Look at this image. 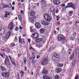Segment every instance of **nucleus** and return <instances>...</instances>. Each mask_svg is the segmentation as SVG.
<instances>
[{"mask_svg": "<svg viewBox=\"0 0 79 79\" xmlns=\"http://www.w3.org/2000/svg\"><path fill=\"white\" fill-rule=\"evenodd\" d=\"M52 58L54 61H58L60 60V57L58 54H54L52 55Z\"/></svg>", "mask_w": 79, "mask_h": 79, "instance_id": "nucleus-1", "label": "nucleus"}, {"mask_svg": "<svg viewBox=\"0 0 79 79\" xmlns=\"http://www.w3.org/2000/svg\"><path fill=\"white\" fill-rule=\"evenodd\" d=\"M58 41H63L64 40L65 37L62 34H59L58 35L57 37Z\"/></svg>", "mask_w": 79, "mask_h": 79, "instance_id": "nucleus-2", "label": "nucleus"}, {"mask_svg": "<svg viewBox=\"0 0 79 79\" xmlns=\"http://www.w3.org/2000/svg\"><path fill=\"white\" fill-rule=\"evenodd\" d=\"M68 8H72L74 10H75V5L71 2L68 3L67 5L65 7V9Z\"/></svg>", "mask_w": 79, "mask_h": 79, "instance_id": "nucleus-3", "label": "nucleus"}, {"mask_svg": "<svg viewBox=\"0 0 79 79\" xmlns=\"http://www.w3.org/2000/svg\"><path fill=\"white\" fill-rule=\"evenodd\" d=\"M47 57L44 58L42 60V61L41 63L42 65H46L48 64V58Z\"/></svg>", "mask_w": 79, "mask_h": 79, "instance_id": "nucleus-4", "label": "nucleus"}, {"mask_svg": "<svg viewBox=\"0 0 79 79\" xmlns=\"http://www.w3.org/2000/svg\"><path fill=\"white\" fill-rule=\"evenodd\" d=\"M11 34V31H9L8 32L6 33V37H5L4 38V39L5 41H6L8 39H9Z\"/></svg>", "mask_w": 79, "mask_h": 79, "instance_id": "nucleus-5", "label": "nucleus"}, {"mask_svg": "<svg viewBox=\"0 0 79 79\" xmlns=\"http://www.w3.org/2000/svg\"><path fill=\"white\" fill-rule=\"evenodd\" d=\"M44 18L45 20H46L47 21H48V22H50V16L48 14H46L44 15Z\"/></svg>", "mask_w": 79, "mask_h": 79, "instance_id": "nucleus-6", "label": "nucleus"}, {"mask_svg": "<svg viewBox=\"0 0 79 79\" xmlns=\"http://www.w3.org/2000/svg\"><path fill=\"white\" fill-rule=\"evenodd\" d=\"M15 27V25L13 23V21H12L11 22H10L9 24V25L8 26V28L9 29L12 30L13 29H14Z\"/></svg>", "mask_w": 79, "mask_h": 79, "instance_id": "nucleus-7", "label": "nucleus"}, {"mask_svg": "<svg viewBox=\"0 0 79 79\" xmlns=\"http://www.w3.org/2000/svg\"><path fill=\"white\" fill-rule=\"evenodd\" d=\"M6 58L5 59V63L8 65V66H11V64L10 61H9V58L8 56H6Z\"/></svg>", "mask_w": 79, "mask_h": 79, "instance_id": "nucleus-8", "label": "nucleus"}, {"mask_svg": "<svg viewBox=\"0 0 79 79\" xmlns=\"http://www.w3.org/2000/svg\"><path fill=\"white\" fill-rule=\"evenodd\" d=\"M2 75L4 77H6V78H8L9 77V76H10V73L8 72L5 73V72H2Z\"/></svg>", "mask_w": 79, "mask_h": 79, "instance_id": "nucleus-9", "label": "nucleus"}, {"mask_svg": "<svg viewBox=\"0 0 79 79\" xmlns=\"http://www.w3.org/2000/svg\"><path fill=\"white\" fill-rule=\"evenodd\" d=\"M39 34L37 33H35L33 34L32 35V38H34V39H37L38 37H39ZM33 36V37H32Z\"/></svg>", "mask_w": 79, "mask_h": 79, "instance_id": "nucleus-10", "label": "nucleus"}, {"mask_svg": "<svg viewBox=\"0 0 79 79\" xmlns=\"http://www.w3.org/2000/svg\"><path fill=\"white\" fill-rule=\"evenodd\" d=\"M62 71V69L61 68L58 67L56 68L55 69V71L57 73L59 74V73H60V72H61Z\"/></svg>", "mask_w": 79, "mask_h": 79, "instance_id": "nucleus-11", "label": "nucleus"}, {"mask_svg": "<svg viewBox=\"0 0 79 79\" xmlns=\"http://www.w3.org/2000/svg\"><path fill=\"white\" fill-rule=\"evenodd\" d=\"M53 3L54 4L58 5L60 4V2L59 0H53Z\"/></svg>", "mask_w": 79, "mask_h": 79, "instance_id": "nucleus-12", "label": "nucleus"}, {"mask_svg": "<svg viewBox=\"0 0 79 79\" xmlns=\"http://www.w3.org/2000/svg\"><path fill=\"white\" fill-rule=\"evenodd\" d=\"M4 32H5V29L0 28V35H3Z\"/></svg>", "mask_w": 79, "mask_h": 79, "instance_id": "nucleus-13", "label": "nucleus"}, {"mask_svg": "<svg viewBox=\"0 0 79 79\" xmlns=\"http://www.w3.org/2000/svg\"><path fill=\"white\" fill-rule=\"evenodd\" d=\"M30 16H31L34 17L35 15V11H32L30 13Z\"/></svg>", "mask_w": 79, "mask_h": 79, "instance_id": "nucleus-14", "label": "nucleus"}, {"mask_svg": "<svg viewBox=\"0 0 79 79\" xmlns=\"http://www.w3.org/2000/svg\"><path fill=\"white\" fill-rule=\"evenodd\" d=\"M42 73L43 74H48V71L47 70L45 69H43L42 72Z\"/></svg>", "mask_w": 79, "mask_h": 79, "instance_id": "nucleus-15", "label": "nucleus"}, {"mask_svg": "<svg viewBox=\"0 0 79 79\" xmlns=\"http://www.w3.org/2000/svg\"><path fill=\"white\" fill-rule=\"evenodd\" d=\"M41 24L42 25H44V26H47L49 24V23L46 21H44L41 23Z\"/></svg>", "mask_w": 79, "mask_h": 79, "instance_id": "nucleus-16", "label": "nucleus"}, {"mask_svg": "<svg viewBox=\"0 0 79 79\" xmlns=\"http://www.w3.org/2000/svg\"><path fill=\"white\" fill-rule=\"evenodd\" d=\"M35 26L37 28H40V24L38 23H36L35 24Z\"/></svg>", "mask_w": 79, "mask_h": 79, "instance_id": "nucleus-17", "label": "nucleus"}, {"mask_svg": "<svg viewBox=\"0 0 79 79\" xmlns=\"http://www.w3.org/2000/svg\"><path fill=\"white\" fill-rule=\"evenodd\" d=\"M76 56L77 57L79 56V50L78 48H77L76 51Z\"/></svg>", "mask_w": 79, "mask_h": 79, "instance_id": "nucleus-18", "label": "nucleus"}, {"mask_svg": "<svg viewBox=\"0 0 79 79\" xmlns=\"http://www.w3.org/2000/svg\"><path fill=\"white\" fill-rule=\"evenodd\" d=\"M40 34H44L45 32V29L44 28L41 29L40 30Z\"/></svg>", "mask_w": 79, "mask_h": 79, "instance_id": "nucleus-19", "label": "nucleus"}, {"mask_svg": "<svg viewBox=\"0 0 79 79\" xmlns=\"http://www.w3.org/2000/svg\"><path fill=\"white\" fill-rule=\"evenodd\" d=\"M74 57V53L73 52V54L71 55L70 57V58H69L70 60H73Z\"/></svg>", "mask_w": 79, "mask_h": 79, "instance_id": "nucleus-20", "label": "nucleus"}, {"mask_svg": "<svg viewBox=\"0 0 79 79\" xmlns=\"http://www.w3.org/2000/svg\"><path fill=\"white\" fill-rule=\"evenodd\" d=\"M1 69L2 71H5V69H6L5 67L3 66H1Z\"/></svg>", "mask_w": 79, "mask_h": 79, "instance_id": "nucleus-21", "label": "nucleus"}, {"mask_svg": "<svg viewBox=\"0 0 79 79\" xmlns=\"http://www.w3.org/2000/svg\"><path fill=\"white\" fill-rule=\"evenodd\" d=\"M34 31H35V30L33 27H30V31L31 32H34Z\"/></svg>", "mask_w": 79, "mask_h": 79, "instance_id": "nucleus-22", "label": "nucleus"}, {"mask_svg": "<svg viewBox=\"0 0 79 79\" xmlns=\"http://www.w3.org/2000/svg\"><path fill=\"white\" fill-rule=\"evenodd\" d=\"M76 64V58H75V60H74L73 61V66L74 67Z\"/></svg>", "mask_w": 79, "mask_h": 79, "instance_id": "nucleus-23", "label": "nucleus"}, {"mask_svg": "<svg viewBox=\"0 0 79 79\" xmlns=\"http://www.w3.org/2000/svg\"><path fill=\"white\" fill-rule=\"evenodd\" d=\"M41 3H42V4L46 3V0H41Z\"/></svg>", "mask_w": 79, "mask_h": 79, "instance_id": "nucleus-24", "label": "nucleus"}, {"mask_svg": "<svg viewBox=\"0 0 79 79\" xmlns=\"http://www.w3.org/2000/svg\"><path fill=\"white\" fill-rule=\"evenodd\" d=\"M10 60L12 63L14 65H16V64H15V61L14 59L11 60Z\"/></svg>", "mask_w": 79, "mask_h": 79, "instance_id": "nucleus-25", "label": "nucleus"}, {"mask_svg": "<svg viewBox=\"0 0 79 79\" xmlns=\"http://www.w3.org/2000/svg\"><path fill=\"white\" fill-rule=\"evenodd\" d=\"M36 42H40L42 41V39L41 38H38L36 40Z\"/></svg>", "mask_w": 79, "mask_h": 79, "instance_id": "nucleus-26", "label": "nucleus"}, {"mask_svg": "<svg viewBox=\"0 0 79 79\" xmlns=\"http://www.w3.org/2000/svg\"><path fill=\"white\" fill-rule=\"evenodd\" d=\"M55 79H60V76L58 75H56L54 77Z\"/></svg>", "mask_w": 79, "mask_h": 79, "instance_id": "nucleus-27", "label": "nucleus"}, {"mask_svg": "<svg viewBox=\"0 0 79 79\" xmlns=\"http://www.w3.org/2000/svg\"><path fill=\"white\" fill-rule=\"evenodd\" d=\"M18 18L19 21H21L22 20V17H21V15H19Z\"/></svg>", "mask_w": 79, "mask_h": 79, "instance_id": "nucleus-28", "label": "nucleus"}, {"mask_svg": "<svg viewBox=\"0 0 79 79\" xmlns=\"http://www.w3.org/2000/svg\"><path fill=\"white\" fill-rule=\"evenodd\" d=\"M6 6L7 8H11V4H9Z\"/></svg>", "mask_w": 79, "mask_h": 79, "instance_id": "nucleus-29", "label": "nucleus"}, {"mask_svg": "<svg viewBox=\"0 0 79 79\" xmlns=\"http://www.w3.org/2000/svg\"><path fill=\"white\" fill-rule=\"evenodd\" d=\"M23 61L24 62V64H26V62L27 61V59H26V58L24 57L23 58Z\"/></svg>", "mask_w": 79, "mask_h": 79, "instance_id": "nucleus-30", "label": "nucleus"}, {"mask_svg": "<svg viewBox=\"0 0 79 79\" xmlns=\"http://www.w3.org/2000/svg\"><path fill=\"white\" fill-rule=\"evenodd\" d=\"M48 76H46V75H45V76H43V78L44 79H48Z\"/></svg>", "mask_w": 79, "mask_h": 79, "instance_id": "nucleus-31", "label": "nucleus"}, {"mask_svg": "<svg viewBox=\"0 0 79 79\" xmlns=\"http://www.w3.org/2000/svg\"><path fill=\"white\" fill-rule=\"evenodd\" d=\"M0 56H1L2 58H5V57L4 56L3 57V56H5V54L3 55V54H0Z\"/></svg>", "mask_w": 79, "mask_h": 79, "instance_id": "nucleus-32", "label": "nucleus"}, {"mask_svg": "<svg viewBox=\"0 0 79 79\" xmlns=\"http://www.w3.org/2000/svg\"><path fill=\"white\" fill-rule=\"evenodd\" d=\"M6 15H7V16H9V15H10V13H9L8 12H6Z\"/></svg>", "mask_w": 79, "mask_h": 79, "instance_id": "nucleus-33", "label": "nucleus"}, {"mask_svg": "<svg viewBox=\"0 0 79 79\" xmlns=\"http://www.w3.org/2000/svg\"><path fill=\"white\" fill-rule=\"evenodd\" d=\"M58 64L60 67H63V64Z\"/></svg>", "mask_w": 79, "mask_h": 79, "instance_id": "nucleus-34", "label": "nucleus"}, {"mask_svg": "<svg viewBox=\"0 0 79 79\" xmlns=\"http://www.w3.org/2000/svg\"><path fill=\"white\" fill-rule=\"evenodd\" d=\"M11 45L12 47H14V46H15V44L14 43H13L11 44Z\"/></svg>", "mask_w": 79, "mask_h": 79, "instance_id": "nucleus-35", "label": "nucleus"}, {"mask_svg": "<svg viewBox=\"0 0 79 79\" xmlns=\"http://www.w3.org/2000/svg\"><path fill=\"white\" fill-rule=\"evenodd\" d=\"M2 6H3V7H2L3 9L5 8H7L6 6L5 5H2Z\"/></svg>", "mask_w": 79, "mask_h": 79, "instance_id": "nucleus-36", "label": "nucleus"}, {"mask_svg": "<svg viewBox=\"0 0 79 79\" xmlns=\"http://www.w3.org/2000/svg\"><path fill=\"white\" fill-rule=\"evenodd\" d=\"M20 12H21V14H22V15H24V12L23 11V10H21V11H20Z\"/></svg>", "mask_w": 79, "mask_h": 79, "instance_id": "nucleus-37", "label": "nucleus"}, {"mask_svg": "<svg viewBox=\"0 0 79 79\" xmlns=\"http://www.w3.org/2000/svg\"><path fill=\"white\" fill-rule=\"evenodd\" d=\"M18 29L19 28L18 27H16L15 29V31H18Z\"/></svg>", "mask_w": 79, "mask_h": 79, "instance_id": "nucleus-38", "label": "nucleus"}, {"mask_svg": "<svg viewBox=\"0 0 79 79\" xmlns=\"http://www.w3.org/2000/svg\"><path fill=\"white\" fill-rule=\"evenodd\" d=\"M19 41L20 44H22V40H19Z\"/></svg>", "mask_w": 79, "mask_h": 79, "instance_id": "nucleus-39", "label": "nucleus"}, {"mask_svg": "<svg viewBox=\"0 0 79 79\" xmlns=\"http://www.w3.org/2000/svg\"><path fill=\"white\" fill-rule=\"evenodd\" d=\"M3 55H5V56H3V57H4V56L5 57V58H6V57H7V56H7L5 54H3Z\"/></svg>", "mask_w": 79, "mask_h": 79, "instance_id": "nucleus-40", "label": "nucleus"}, {"mask_svg": "<svg viewBox=\"0 0 79 79\" xmlns=\"http://www.w3.org/2000/svg\"><path fill=\"white\" fill-rule=\"evenodd\" d=\"M24 75V72H23L22 73V76H23Z\"/></svg>", "mask_w": 79, "mask_h": 79, "instance_id": "nucleus-41", "label": "nucleus"}, {"mask_svg": "<svg viewBox=\"0 0 79 79\" xmlns=\"http://www.w3.org/2000/svg\"><path fill=\"white\" fill-rule=\"evenodd\" d=\"M40 58V56H39V55L37 56V57H36V58L37 59H38V58Z\"/></svg>", "mask_w": 79, "mask_h": 79, "instance_id": "nucleus-42", "label": "nucleus"}, {"mask_svg": "<svg viewBox=\"0 0 79 79\" xmlns=\"http://www.w3.org/2000/svg\"><path fill=\"white\" fill-rule=\"evenodd\" d=\"M29 49L30 50H32V49H34V50H35L34 48H32L31 47H30Z\"/></svg>", "mask_w": 79, "mask_h": 79, "instance_id": "nucleus-43", "label": "nucleus"}, {"mask_svg": "<svg viewBox=\"0 0 79 79\" xmlns=\"http://www.w3.org/2000/svg\"><path fill=\"white\" fill-rule=\"evenodd\" d=\"M52 77H48V79H52Z\"/></svg>", "mask_w": 79, "mask_h": 79, "instance_id": "nucleus-44", "label": "nucleus"}, {"mask_svg": "<svg viewBox=\"0 0 79 79\" xmlns=\"http://www.w3.org/2000/svg\"><path fill=\"white\" fill-rule=\"evenodd\" d=\"M73 24V22H70L69 23V25H71V24Z\"/></svg>", "mask_w": 79, "mask_h": 79, "instance_id": "nucleus-45", "label": "nucleus"}, {"mask_svg": "<svg viewBox=\"0 0 79 79\" xmlns=\"http://www.w3.org/2000/svg\"><path fill=\"white\" fill-rule=\"evenodd\" d=\"M78 78H79V77H78V76H77L75 77V79H78Z\"/></svg>", "mask_w": 79, "mask_h": 79, "instance_id": "nucleus-46", "label": "nucleus"}, {"mask_svg": "<svg viewBox=\"0 0 79 79\" xmlns=\"http://www.w3.org/2000/svg\"><path fill=\"white\" fill-rule=\"evenodd\" d=\"M21 56V54H19L18 56V58H19L20 56Z\"/></svg>", "mask_w": 79, "mask_h": 79, "instance_id": "nucleus-47", "label": "nucleus"}, {"mask_svg": "<svg viewBox=\"0 0 79 79\" xmlns=\"http://www.w3.org/2000/svg\"><path fill=\"white\" fill-rule=\"evenodd\" d=\"M12 10H15V7H14V6H12Z\"/></svg>", "mask_w": 79, "mask_h": 79, "instance_id": "nucleus-48", "label": "nucleus"}, {"mask_svg": "<svg viewBox=\"0 0 79 79\" xmlns=\"http://www.w3.org/2000/svg\"><path fill=\"white\" fill-rule=\"evenodd\" d=\"M73 35H74V37L76 36V33H75L74 34H73Z\"/></svg>", "mask_w": 79, "mask_h": 79, "instance_id": "nucleus-49", "label": "nucleus"}, {"mask_svg": "<svg viewBox=\"0 0 79 79\" xmlns=\"http://www.w3.org/2000/svg\"><path fill=\"white\" fill-rule=\"evenodd\" d=\"M65 6L66 5H65V4H63L62 5V6L63 7H64V6Z\"/></svg>", "mask_w": 79, "mask_h": 79, "instance_id": "nucleus-50", "label": "nucleus"}, {"mask_svg": "<svg viewBox=\"0 0 79 79\" xmlns=\"http://www.w3.org/2000/svg\"><path fill=\"white\" fill-rule=\"evenodd\" d=\"M32 23H34V20L33 19H32L31 20Z\"/></svg>", "mask_w": 79, "mask_h": 79, "instance_id": "nucleus-51", "label": "nucleus"}, {"mask_svg": "<svg viewBox=\"0 0 79 79\" xmlns=\"http://www.w3.org/2000/svg\"><path fill=\"white\" fill-rule=\"evenodd\" d=\"M13 5H14L15 4V2H13L12 3Z\"/></svg>", "mask_w": 79, "mask_h": 79, "instance_id": "nucleus-52", "label": "nucleus"}, {"mask_svg": "<svg viewBox=\"0 0 79 79\" xmlns=\"http://www.w3.org/2000/svg\"><path fill=\"white\" fill-rule=\"evenodd\" d=\"M34 60H32L31 62V63H32V64H33V63H34Z\"/></svg>", "mask_w": 79, "mask_h": 79, "instance_id": "nucleus-53", "label": "nucleus"}, {"mask_svg": "<svg viewBox=\"0 0 79 79\" xmlns=\"http://www.w3.org/2000/svg\"><path fill=\"white\" fill-rule=\"evenodd\" d=\"M5 15L6 16H4V18H7V17H8L7 15H6V14H5Z\"/></svg>", "mask_w": 79, "mask_h": 79, "instance_id": "nucleus-54", "label": "nucleus"}, {"mask_svg": "<svg viewBox=\"0 0 79 79\" xmlns=\"http://www.w3.org/2000/svg\"><path fill=\"white\" fill-rule=\"evenodd\" d=\"M54 34H56V31H54Z\"/></svg>", "mask_w": 79, "mask_h": 79, "instance_id": "nucleus-55", "label": "nucleus"}, {"mask_svg": "<svg viewBox=\"0 0 79 79\" xmlns=\"http://www.w3.org/2000/svg\"><path fill=\"white\" fill-rule=\"evenodd\" d=\"M59 11V10H57L56 11V13H58V12Z\"/></svg>", "mask_w": 79, "mask_h": 79, "instance_id": "nucleus-56", "label": "nucleus"}, {"mask_svg": "<svg viewBox=\"0 0 79 79\" xmlns=\"http://www.w3.org/2000/svg\"><path fill=\"white\" fill-rule=\"evenodd\" d=\"M21 36H19V40H21Z\"/></svg>", "mask_w": 79, "mask_h": 79, "instance_id": "nucleus-57", "label": "nucleus"}, {"mask_svg": "<svg viewBox=\"0 0 79 79\" xmlns=\"http://www.w3.org/2000/svg\"><path fill=\"white\" fill-rule=\"evenodd\" d=\"M28 41L29 42H31V39H29L28 40Z\"/></svg>", "mask_w": 79, "mask_h": 79, "instance_id": "nucleus-58", "label": "nucleus"}, {"mask_svg": "<svg viewBox=\"0 0 79 79\" xmlns=\"http://www.w3.org/2000/svg\"><path fill=\"white\" fill-rule=\"evenodd\" d=\"M15 40H17V38H16V37H15Z\"/></svg>", "mask_w": 79, "mask_h": 79, "instance_id": "nucleus-59", "label": "nucleus"}, {"mask_svg": "<svg viewBox=\"0 0 79 79\" xmlns=\"http://www.w3.org/2000/svg\"><path fill=\"white\" fill-rule=\"evenodd\" d=\"M9 58H10V60H12V59H11V56H9Z\"/></svg>", "mask_w": 79, "mask_h": 79, "instance_id": "nucleus-60", "label": "nucleus"}, {"mask_svg": "<svg viewBox=\"0 0 79 79\" xmlns=\"http://www.w3.org/2000/svg\"><path fill=\"white\" fill-rule=\"evenodd\" d=\"M73 13V11L72 12H69V13H70V14H71V13Z\"/></svg>", "mask_w": 79, "mask_h": 79, "instance_id": "nucleus-61", "label": "nucleus"}, {"mask_svg": "<svg viewBox=\"0 0 79 79\" xmlns=\"http://www.w3.org/2000/svg\"><path fill=\"white\" fill-rule=\"evenodd\" d=\"M18 5H19V6H20V5H21V3H18Z\"/></svg>", "mask_w": 79, "mask_h": 79, "instance_id": "nucleus-62", "label": "nucleus"}, {"mask_svg": "<svg viewBox=\"0 0 79 79\" xmlns=\"http://www.w3.org/2000/svg\"><path fill=\"white\" fill-rule=\"evenodd\" d=\"M19 29H20V30H21V29H22V27H19Z\"/></svg>", "mask_w": 79, "mask_h": 79, "instance_id": "nucleus-63", "label": "nucleus"}, {"mask_svg": "<svg viewBox=\"0 0 79 79\" xmlns=\"http://www.w3.org/2000/svg\"><path fill=\"white\" fill-rule=\"evenodd\" d=\"M77 23H78L79 24V22H76L75 23V24H76Z\"/></svg>", "mask_w": 79, "mask_h": 79, "instance_id": "nucleus-64", "label": "nucleus"}]
</instances>
